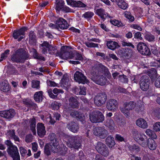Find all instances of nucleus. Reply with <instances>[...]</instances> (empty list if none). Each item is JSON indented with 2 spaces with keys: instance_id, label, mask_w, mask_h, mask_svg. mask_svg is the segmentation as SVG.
Instances as JSON below:
<instances>
[{
  "instance_id": "nucleus-41",
  "label": "nucleus",
  "mask_w": 160,
  "mask_h": 160,
  "mask_svg": "<svg viewBox=\"0 0 160 160\" xmlns=\"http://www.w3.org/2000/svg\"><path fill=\"white\" fill-rule=\"evenodd\" d=\"M52 146L49 144H47L45 145L44 148V152L45 153L47 156L50 155L51 154V151L54 152L52 150Z\"/></svg>"
},
{
  "instance_id": "nucleus-42",
  "label": "nucleus",
  "mask_w": 160,
  "mask_h": 160,
  "mask_svg": "<svg viewBox=\"0 0 160 160\" xmlns=\"http://www.w3.org/2000/svg\"><path fill=\"white\" fill-rule=\"evenodd\" d=\"M69 79L67 76L64 75L61 80V83L65 87H67L70 84Z\"/></svg>"
},
{
  "instance_id": "nucleus-35",
  "label": "nucleus",
  "mask_w": 160,
  "mask_h": 160,
  "mask_svg": "<svg viewBox=\"0 0 160 160\" xmlns=\"http://www.w3.org/2000/svg\"><path fill=\"white\" fill-rule=\"evenodd\" d=\"M148 75L152 79H154L157 77V71L154 68H152L148 72Z\"/></svg>"
},
{
  "instance_id": "nucleus-28",
  "label": "nucleus",
  "mask_w": 160,
  "mask_h": 160,
  "mask_svg": "<svg viewBox=\"0 0 160 160\" xmlns=\"http://www.w3.org/2000/svg\"><path fill=\"white\" fill-rule=\"evenodd\" d=\"M43 93L42 91L37 92L35 93L33 98L36 102H39L42 101L43 99Z\"/></svg>"
},
{
  "instance_id": "nucleus-51",
  "label": "nucleus",
  "mask_w": 160,
  "mask_h": 160,
  "mask_svg": "<svg viewBox=\"0 0 160 160\" xmlns=\"http://www.w3.org/2000/svg\"><path fill=\"white\" fill-rule=\"evenodd\" d=\"M145 38L146 40L149 42L154 41L155 39V36L150 33L146 34Z\"/></svg>"
},
{
  "instance_id": "nucleus-14",
  "label": "nucleus",
  "mask_w": 160,
  "mask_h": 160,
  "mask_svg": "<svg viewBox=\"0 0 160 160\" xmlns=\"http://www.w3.org/2000/svg\"><path fill=\"white\" fill-rule=\"evenodd\" d=\"M150 83L149 77L146 75L143 76L142 77L140 81V88L143 91H147L149 88Z\"/></svg>"
},
{
  "instance_id": "nucleus-39",
  "label": "nucleus",
  "mask_w": 160,
  "mask_h": 160,
  "mask_svg": "<svg viewBox=\"0 0 160 160\" xmlns=\"http://www.w3.org/2000/svg\"><path fill=\"white\" fill-rule=\"evenodd\" d=\"M56 9L57 11H59L62 10L64 6V2L62 0H56Z\"/></svg>"
},
{
  "instance_id": "nucleus-54",
  "label": "nucleus",
  "mask_w": 160,
  "mask_h": 160,
  "mask_svg": "<svg viewBox=\"0 0 160 160\" xmlns=\"http://www.w3.org/2000/svg\"><path fill=\"white\" fill-rule=\"evenodd\" d=\"M153 129L156 132L160 131V122H157L153 124Z\"/></svg>"
},
{
  "instance_id": "nucleus-25",
  "label": "nucleus",
  "mask_w": 160,
  "mask_h": 160,
  "mask_svg": "<svg viewBox=\"0 0 160 160\" xmlns=\"http://www.w3.org/2000/svg\"><path fill=\"white\" fill-rule=\"evenodd\" d=\"M96 12L97 14L100 16L102 19L105 20L107 17L112 18V16H110L105 11V10L102 8H100L96 10Z\"/></svg>"
},
{
  "instance_id": "nucleus-17",
  "label": "nucleus",
  "mask_w": 160,
  "mask_h": 160,
  "mask_svg": "<svg viewBox=\"0 0 160 160\" xmlns=\"http://www.w3.org/2000/svg\"><path fill=\"white\" fill-rule=\"evenodd\" d=\"M118 107L117 101L115 99L109 100L107 103V108L109 111L115 112Z\"/></svg>"
},
{
  "instance_id": "nucleus-58",
  "label": "nucleus",
  "mask_w": 160,
  "mask_h": 160,
  "mask_svg": "<svg viewBox=\"0 0 160 160\" xmlns=\"http://www.w3.org/2000/svg\"><path fill=\"white\" fill-rule=\"evenodd\" d=\"M155 116L158 118L160 119V108H157L155 109L153 112Z\"/></svg>"
},
{
  "instance_id": "nucleus-21",
  "label": "nucleus",
  "mask_w": 160,
  "mask_h": 160,
  "mask_svg": "<svg viewBox=\"0 0 160 160\" xmlns=\"http://www.w3.org/2000/svg\"><path fill=\"white\" fill-rule=\"evenodd\" d=\"M69 104L72 108H78L79 102L77 100V97L76 96H71L68 99Z\"/></svg>"
},
{
  "instance_id": "nucleus-13",
  "label": "nucleus",
  "mask_w": 160,
  "mask_h": 160,
  "mask_svg": "<svg viewBox=\"0 0 160 160\" xmlns=\"http://www.w3.org/2000/svg\"><path fill=\"white\" fill-rule=\"evenodd\" d=\"M137 48L142 55L149 56L151 54L150 51L148 47L143 42H139L137 45Z\"/></svg>"
},
{
  "instance_id": "nucleus-34",
  "label": "nucleus",
  "mask_w": 160,
  "mask_h": 160,
  "mask_svg": "<svg viewBox=\"0 0 160 160\" xmlns=\"http://www.w3.org/2000/svg\"><path fill=\"white\" fill-rule=\"evenodd\" d=\"M105 142L109 148H112L115 144L113 138L111 136H108Z\"/></svg>"
},
{
  "instance_id": "nucleus-31",
  "label": "nucleus",
  "mask_w": 160,
  "mask_h": 160,
  "mask_svg": "<svg viewBox=\"0 0 160 160\" xmlns=\"http://www.w3.org/2000/svg\"><path fill=\"white\" fill-rule=\"evenodd\" d=\"M22 103L28 108H36L37 107V104L30 99H26L23 100L22 101Z\"/></svg>"
},
{
  "instance_id": "nucleus-15",
  "label": "nucleus",
  "mask_w": 160,
  "mask_h": 160,
  "mask_svg": "<svg viewBox=\"0 0 160 160\" xmlns=\"http://www.w3.org/2000/svg\"><path fill=\"white\" fill-rule=\"evenodd\" d=\"M134 136L136 140L138 141L142 147H145L146 145V140L144 138H146L144 135L139 134L138 131L134 130L133 131Z\"/></svg>"
},
{
  "instance_id": "nucleus-40",
  "label": "nucleus",
  "mask_w": 160,
  "mask_h": 160,
  "mask_svg": "<svg viewBox=\"0 0 160 160\" xmlns=\"http://www.w3.org/2000/svg\"><path fill=\"white\" fill-rule=\"evenodd\" d=\"M49 144L52 146V149L53 150L52 151L54 152V153L57 152H58V149L57 147L59 143L58 139L55 140H54L53 141H52Z\"/></svg>"
},
{
  "instance_id": "nucleus-7",
  "label": "nucleus",
  "mask_w": 160,
  "mask_h": 160,
  "mask_svg": "<svg viewBox=\"0 0 160 160\" xmlns=\"http://www.w3.org/2000/svg\"><path fill=\"white\" fill-rule=\"evenodd\" d=\"M107 99V95L105 92L99 93L94 98V103L98 107L101 106L105 103Z\"/></svg>"
},
{
  "instance_id": "nucleus-23",
  "label": "nucleus",
  "mask_w": 160,
  "mask_h": 160,
  "mask_svg": "<svg viewBox=\"0 0 160 160\" xmlns=\"http://www.w3.org/2000/svg\"><path fill=\"white\" fill-rule=\"evenodd\" d=\"M56 24L61 29H66L68 27V24L66 21L62 18H60L56 21Z\"/></svg>"
},
{
  "instance_id": "nucleus-59",
  "label": "nucleus",
  "mask_w": 160,
  "mask_h": 160,
  "mask_svg": "<svg viewBox=\"0 0 160 160\" xmlns=\"http://www.w3.org/2000/svg\"><path fill=\"white\" fill-rule=\"evenodd\" d=\"M120 80L121 82H124L127 83L128 81V79L127 78V76L124 75L119 76Z\"/></svg>"
},
{
  "instance_id": "nucleus-12",
  "label": "nucleus",
  "mask_w": 160,
  "mask_h": 160,
  "mask_svg": "<svg viewBox=\"0 0 160 160\" xmlns=\"http://www.w3.org/2000/svg\"><path fill=\"white\" fill-rule=\"evenodd\" d=\"M74 78L75 80L79 83L85 84L89 82L86 77L82 73L78 71H77L74 74Z\"/></svg>"
},
{
  "instance_id": "nucleus-33",
  "label": "nucleus",
  "mask_w": 160,
  "mask_h": 160,
  "mask_svg": "<svg viewBox=\"0 0 160 160\" xmlns=\"http://www.w3.org/2000/svg\"><path fill=\"white\" fill-rule=\"evenodd\" d=\"M30 129L34 135L36 134V119L32 118L30 119Z\"/></svg>"
},
{
  "instance_id": "nucleus-24",
  "label": "nucleus",
  "mask_w": 160,
  "mask_h": 160,
  "mask_svg": "<svg viewBox=\"0 0 160 160\" xmlns=\"http://www.w3.org/2000/svg\"><path fill=\"white\" fill-rule=\"evenodd\" d=\"M106 45L108 49L112 50H114L120 47L117 42L111 40L107 41Z\"/></svg>"
},
{
  "instance_id": "nucleus-16",
  "label": "nucleus",
  "mask_w": 160,
  "mask_h": 160,
  "mask_svg": "<svg viewBox=\"0 0 160 160\" xmlns=\"http://www.w3.org/2000/svg\"><path fill=\"white\" fill-rule=\"evenodd\" d=\"M119 54L122 57L129 59L134 54V52L131 49L127 48H122L119 51Z\"/></svg>"
},
{
  "instance_id": "nucleus-47",
  "label": "nucleus",
  "mask_w": 160,
  "mask_h": 160,
  "mask_svg": "<svg viewBox=\"0 0 160 160\" xmlns=\"http://www.w3.org/2000/svg\"><path fill=\"white\" fill-rule=\"evenodd\" d=\"M29 41L30 42H35L36 41V36L34 32L31 31L29 32Z\"/></svg>"
},
{
  "instance_id": "nucleus-30",
  "label": "nucleus",
  "mask_w": 160,
  "mask_h": 160,
  "mask_svg": "<svg viewBox=\"0 0 160 160\" xmlns=\"http://www.w3.org/2000/svg\"><path fill=\"white\" fill-rule=\"evenodd\" d=\"M136 124L139 127L143 128H146L148 126L146 120L142 118H140L137 120Z\"/></svg>"
},
{
  "instance_id": "nucleus-26",
  "label": "nucleus",
  "mask_w": 160,
  "mask_h": 160,
  "mask_svg": "<svg viewBox=\"0 0 160 160\" xmlns=\"http://www.w3.org/2000/svg\"><path fill=\"white\" fill-rule=\"evenodd\" d=\"M68 127L72 132L74 133L78 132L79 129L78 124L73 121H71L68 123Z\"/></svg>"
},
{
  "instance_id": "nucleus-57",
  "label": "nucleus",
  "mask_w": 160,
  "mask_h": 160,
  "mask_svg": "<svg viewBox=\"0 0 160 160\" xmlns=\"http://www.w3.org/2000/svg\"><path fill=\"white\" fill-rule=\"evenodd\" d=\"M19 150L21 156L24 157L27 153V150L23 147H20Z\"/></svg>"
},
{
  "instance_id": "nucleus-29",
  "label": "nucleus",
  "mask_w": 160,
  "mask_h": 160,
  "mask_svg": "<svg viewBox=\"0 0 160 160\" xmlns=\"http://www.w3.org/2000/svg\"><path fill=\"white\" fill-rule=\"evenodd\" d=\"M0 90L3 92H7L9 90L8 83L6 81L0 82Z\"/></svg>"
},
{
  "instance_id": "nucleus-20",
  "label": "nucleus",
  "mask_w": 160,
  "mask_h": 160,
  "mask_svg": "<svg viewBox=\"0 0 160 160\" xmlns=\"http://www.w3.org/2000/svg\"><path fill=\"white\" fill-rule=\"evenodd\" d=\"M70 114L72 117L82 122L85 120V116L84 114L76 110L72 111L70 113Z\"/></svg>"
},
{
  "instance_id": "nucleus-61",
  "label": "nucleus",
  "mask_w": 160,
  "mask_h": 160,
  "mask_svg": "<svg viewBox=\"0 0 160 160\" xmlns=\"http://www.w3.org/2000/svg\"><path fill=\"white\" fill-rule=\"evenodd\" d=\"M122 44L123 46H128L131 47V48H134L135 47L131 43L127 42H125L124 41H122Z\"/></svg>"
},
{
  "instance_id": "nucleus-44",
  "label": "nucleus",
  "mask_w": 160,
  "mask_h": 160,
  "mask_svg": "<svg viewBox=\"0 0 160 160\" xmlns=\"http://www.w3.org/2000/svg\"><path fill=\"white\" fill-rule=\"evenodd\" d=\"M124 16L131 22H133L134 20V16H132L130 12H129L126 11L124 13Z\"/></svg>"
},
{
  "instance_id": "nucleus-5",
  "label": "nucleus",
  "mask_w": 160,
  "mask_h": 160,
  "mask_svg": "<svg viewBox=\"0 0 160 160\" xmlns=\"http://www.w3.org/2000/svg\"><path fill=\"white\" fill-rule=\"evenodd\" d=\"M67 138L68 147L78 149L81 147V138L78 136H68Z\"/></svg>"
},
{
  "instance_id": "nucleus-60",
  "label": "nucleus",
  "mask_w": 160,
  "mask_h": 160,
  "mask_svg": "<svg viewBox=\"0 0 160 160\" xmlns=\"http://www.w3.org/2000/svg\"><path fill=\"white\" fill-rule=\"evenodd\" d=\"M47 83L48 86L50 87H55L57 86V84L54 81H52L49 80H47Z\"/></svg>"
},
{
  "instance_id": "nucleus-45",
  "label": "nucleus",
  "mask_w": 160,
  "mask_h": 160,
  "mask_svg": "<svg viewBox=\"0 0 160 160\" xmlns=\"http://www.w3.org/2000/svg\"><path fill=\"white\" fill-rule=\"evenodd\" d=\"M8 67V71L11 74H16L18 73V70L12 64L9 65Z\"/></svg>"
},
{
  "instance_id": "nucleus-4",
  "label": "nucleus",
  "mask_w": 160,
  "mask_h": 160,
  "mask_svg": "<svg viewBox=\"0 0 160 160\" xmlns=\"http://www.w3.org/2000/svg\"><path fill=\"white\" fill-rule=\"evenodd\" d=\"M91 73L92 75V80L96 84L102 86L106 84L107 81V78L102 75H100L97 69H95L94 68Z\"/></svg>"
},
{
  "instance_id": "nucleus-19",
  "label": "nucleus",
  "mask_w": 160,
  "mask_h": 160,
  "mask_svg": "<svg viewBox=\"0 0 160 160\" xmlns=\"http://www.w3.org/2000/svg\"><path fill=\"white\" fill-rule=\"evenodd\" d=\"M37 129L38 136L40 138L43 137L46 133L44 124L42 123H38L37 124Z\"/></svg>"
},
{
  "instance_id": "nucleus-27",
  "label": "nucleus",
  "mask_w": 160,
  "mask_h": 160,
  "mask_svg": "<svg viewBox=\"0 0 160 160\" xmlns=\"http://www.w3.org/2000/svg\"><path fill=\"white\" fill-rule=\"evenodd\" d=\"M7 134L9 138L13 139L15 142H20L19 137L15 135L14 130H10L8 131Z\"/></svg>"
},
{
  "instance_id": "nucleus-62",
  "label": "nucleus",
  "mask_w": 160,
  "mask_h": 160,
  "mask_svg": "<svg viewBox=\"0 0 160 160\" xmlns=\"http://www.w3.org/2000/svg\"><path fill=\"white\" fill-rule=\"evenodd\" d=\"M32 136L29 134L26 136L25 139V141L27 143H29L32 141Z\"/></svg>"
},
{
  "instance_id": "nucleus-55",
  "label": "nucleus",
  "mask_w": 160,
  "mask_h": 160,
  "mask_svg": "<svg viewBox=\"0 0 160 160\" xmlns=\"http://www.w3.org/2000/svg\"><path fill=\"white\" fill-rule=\"evenodd\" d=\"M97 66L100 70L102 71L106 72L108 70V68L101 63L97 64Z\"/></svg>"
},
{
  "instance_id": "nucleus-52",
  "label": "nucleus",
  "mask_w": 160,
  "mask_h": 160,
  "mask_svg": "<svg viewBox=\"0 0 160 160\" xmlns=\"http://www.w3.org/2000/svg\"><path fill=\"white\" fill-rule=\"evenodd\" d=\"M61 106V103L57 102H54L51 104V107L52 109L54 110H58Z\"/></svg>"
},
{
  "instance_id": "nucleus-9",
  "label": "nucleus",
  "mask_w": 160,
  "mask_h": 160,
  "mask_svg": "<svg viewBox=\"0 0 160 160\" xmlns=\"http://www.w3.org/2000/svg\"><path fill=\"white\" fill-rule=\"evenodd\" d=\"M93 134L101 138L104 139L109 134V133L104 127H98L94 129Z\"/></svg>"
},
{
  "instance_id": "nucleus-11",
  "label": "nucleus",
  "mask_w": 160,
  "mask_h": 160,
  "mask_svg": "<svg viewBox=\"0 0 160 160\" xmlns=\"http://www.w3.org/2000/svg\"><path fill=\"white\" fill-rule=\"evenodd\" d=\"M135 107V104L134 102L131 101L125 102L124 104L123 108H121L120 110L126 117H128L129 114V111L132 110Z\"/></svg>"
},
{
  "instance_id": "nucleus-2",
  "label": "nucleus",
  "mask_w": 160,
  "mask_h": 160,
  "mask_svg": "<svg viewBox=\"0 0 160 160\" xmlns=\"http://www.w3.org/2000/svg\"><path fill=\"white\" fill-rule=\"evenodd\" d=\"M60 54L63 59H73L77 60H82L83 59V58L81 54L78 52L73 53L70 50L69 47L62 46Z\"/></svg>"
},
{
  "instance_id": "nucleus-32",
  "label": "nucleus",
  "mask_w": 160,
  "mask_h": 160,
  "mask_svg": "<svg viewBox=\"0 0 160 160\" xmlns=\"http://www.w3.org/2000/svg\"><path fill=\"white\" fill-rule=\"evenodd\" d=\"M147 145L149 148L151 150H155L156 148V144L154 140L152 138L148 139Z\"/></svg>"
},
{
  "instance_id": "nucleus-18",
  "label": "nucleus",
  "mask_w": 160,
  "mask_h": 160,
  "mask_svg": "<svg viewBox=\"0 0 160 160\" xmlns=\"http://www.w3.org/2000/svg\"><path fill=\"white\" fill-rule=\"evenodd\" d=\"M15 113V111L13 109H10L8 110L0 111V116L6 118L10 119L13 117Z\"/></svg>"
},
{
  "instance_id": "nucleus-50",
  "label": "nucleus",
  "mask_w": 160,
  "mask_h": 160,
  "mask_svg": "<svg viewBox=\"0 0 160 160\" xmlns=\"http://www.w3.org/2000/svg\"><path fill=\"white\" fill-rule=\"evenodd\" d=\"M129 148L130 151L135 152H138L140 150L139 147L135 145H130L129 147Z\"/></svg>"
},
{
  "instance_id": "nucleus-8",
  "label": "nucleus",
  "mask_w": 160,
  "mask_h": 160,
  "mask_svg": "<svg viewBox=\"0 0 160 160\" xmlns=\"http://www.w3.org/2000/svg\"><path fill=\"white\" fill-rule=\"evenodd\" d=\"M96 149L98 152L101 155L107 157L109 154V150L106 146L102 142H98Z\"/></svg>"
},
{
  "instance_id": "nucleus-48",
  "label": "nucleus",
  "mask_w": 160,
  "mask_h": 160,
  "mask_svg": "<svg viewBox=\"0 0 160 160\" xmlns=\"http://www.w3.org/2000/svg\"><path fill=\"white\" fill-rule=\"evenodd\" d=\"M10 51L9 50L7 49L5 50L3 53L1 54L0 58V62L3 61V60L5 59L8 57Z\"/></svg>"
},
{
  "instance_id": "nucleus-63",
  "label": "nucleus",
  "mask_w": 160,
  "mask_h": 160,
  "mask_svg": "<svg viewBox=\"0 0 160 160\" xmlns=\"http://www.w3.org/2000/svg\"><path fill=\"white\" fill-rule=\"evenodd\" d=\"M48 93L49 96L53 99H56L57 98V96L54 95L52 92V90L51 89H49L48 90Z\"/></svg>"
},
{
  "instance_id": "nucleus-38",
  "label": "nucleus",
  "mask_w": 160,
  "mask_h": 160,
  "mask_svg": "<svg viewBox=\"0 0 160 160\" xmlns=\"http://www.w3.org/2000/svg\"><path fill=\"white\" fill-rule=\"evenodd\" d=\"M84 158V155L82 152H79V155L76 156L75 155L71 154L68 157V159L70 160H73L76 159V160H83Z\"/></svg>"
},
{
  "instance_id": "nucleus-10",
  "label": "nucleus",
  "mask_w": 160,
  "mask_h": 160,
  "mask_svg": "<svg viewBox=\"0 0 160 160\" xmlns=\"http://www.w3.org/2000/svg\"><path fill=\"white\" fill-rule=\"evenodd\" d=\"M28 28L24 27L17 30H14L12 34V37L15 39H18V41H21L25 35V32L28 30Z\"/></svg>"
},
{
  "instance_id": "nucleus-43",
  "label": "nucleus",
  "mask_w": 160,
  "mask_h": 160,
  "mask_svg": "<svg viewBox=\"0 0 160 160\" xmlns=\"http://www.w3.org/2000/svg\"><path fill=\"white\" fill-rule=\"evenodd\" d=\"M33 56L34 58L43 61L45 60V58L41 55L39 54L36 49H33Z\"/></svg>"
},
{
  "instance_id": "nucleus-36",
  "label": "nucleus",
  "mask_w": 160,
  "mask_h": 160,
  "mask_svg": "<svg viewBox=\"0 0 160 160\" xmlns=\"http://www.w3.org/2000/svg\"><path fill=\"white\" fill-rule=\"evenodd\" d=\"M105 125L110 130L114 129L115 126L114 121L111 119L107 120L105 122Z\"/></svg>"
},
{
  "instance_id": "nucleus-1",
  "label": "nucleus",
  "mask_w": 160,
  "mask_h": 160,
  "mask_svg": "<svg viewBox=\"0 0 160 160\" xmlns=\"http://www.w3.org/2000/svg\"><path fill=\"white\" fill-rule=\"evenodd\" d=\"M29 54L23 48H20L16 50L11 57V61L18 63H23L29 59Z\"/></svg>"
},
{
  "instance_id": "nucleus-64",
  "label": "nucleus",
  "mask_w": 160,
  "mask_h": 160,
  "mask_svg": "<svg viewBox=\"0 0 160 160\" xmlns=\"http://www.w3.org/2000/svg\"><path fill=\"white\" fill-rule=\"evenodd\" d=\"M154 85L156 87L160 88V76L157 78L155 81Z\"/></svg>"
},
{
  "instance_id": "nucleus-53",
  "label": "nucleus",
  "mask_w": 160,
  "mask_h": 160,
  "mask_svg": "<svg viewBox=\"0 0 160 160\" xmlns=\"http://www.w3.org/2000/svg\"><path fill=\"white\" fill-rule=\"evenodd\" d=\"M84 44L88 48L98 47V44L95 43L93 42H86L84 43Z\"/></svg>"
},
{
  "instance_id": "nucleus-6",
  "label": "nucleus",
  "mask_w": 160,
  "mask_h": 160,
  "mask_svg": "<svg viewBox=\"0 0 160 160\" xmlns=\"http://www.w3.org/2000/svg\"><path fill=\"white\" fill-rule=\"evenodd\" d=\"M89 117L90 120L92 123L101 122L104 120L103 115L98 110L90 112Z\"/></svg>"
},
{
  "instance_id": "nucleus-37",
  "label": "nucleus",
  "mask_w": 160,
  "mask_h": 160,
  "mask_svg": "<svg viewBox=\"0 0 160 160\" xmlns=\"http://www.w3.org/2000/svg\"><path fill=\"white\" fill-rule=\"evenodd\" d=\"M117 2L118 7L123 10L126 9L128 7V4L124 0H118Z\"/></svg>"
},
{
  "instance_id": "nucleus-56",
  "label": "nucleus",
  "mask_w": 160,
  "mask_h": 160,
  "mask_svg": "<svg viewBox=\"0 0 160 160\" xmlns=\"http://www.w3.org/2000/svg\"><path fill=\"white\" fill-rule=\"evenodd\" d=\"M49 53L50 54H53L55 53V50H56V46H52L50 44L49 47L48 48Z\"/></svg>"
},
{
  "instance_id": "nucleus-46",
  "label": "nucleus",
  "mask_w": 160,
  "mask_h": 160,
  "mask_svg": "<svg viewBox=\"0 0 160 160\" xmlns=\"http://www.w3.org/2000/svg\"><path fill=\"white\" fill-rule=\"evenodd\" d=\"M31 86L33 88L39 89L40 88V82L37 80H32Z\"/></svg>"
},
{
  "instance_id": "nucleus-49",
  "label": "nucleus",
  "mask_w": 160,
  "mask_h": 160,
  "mask_svg": "<svg viewBox=\"0 0 160 160\" xmlns=\"http://www.w3.org/2000/svg\"><path fill=\"white\" fill-rule=\"evenodd\" d=\"M93 15L94 13L92 12L88 11L83 14L82 17L87 19H90Z\"/></svg>"
},
{
  "instance_id": "nucleus-22",
  "label": "nucleus",
  "mask_w": 160,
  "mask_h": 160,
  "mask_svg": "<svg viewBox=\"0 0 160 160\" xmlns=\"http://www.w3.org/2000/svg\"><path fill=\"white\" fill-rule=\"evenodd\" d=\"M68 5L73 7L78 8H85L87 5L80 1H76L72 0H66Z\"/></svg>"
},
{
  "instance_id": "nucleus-3",
  "label": "nucleus",
  "mask_w": 160,
  "mask_h": 160,
  "mask_svg": "<svg viewBox=\"0 0 160 160\" xmlns=\"http://www.w3.org/2000/svg\"><path fill=\"white\" fill-rule=\"evenodd\" d=\"M5 144L8 147L7 152L8 154L13 158V160H20V157L17 147L13 145L9 140H7L5 142Z\"/></svg>"
}]
</instances>
